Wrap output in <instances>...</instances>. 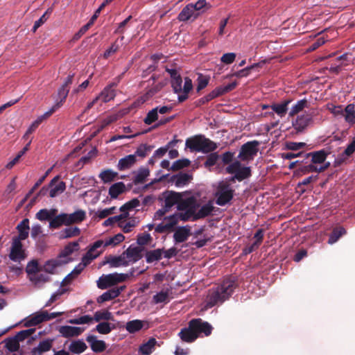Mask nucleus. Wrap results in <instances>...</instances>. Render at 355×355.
<instances>
[{
  "instance_id": "nucleus-1",
  "label": "nucleus",
  "mask_w": 355,
  "mask_h": 355,
  "mask_svg": "<svg viewBox=\"0 0 355 355\" xmlns=\"http://www.w3.org/2000/svg\"><path fill=\"white\" fill-rule=\"evenodd\" d=\"M237 284L234 277H230L223 281V282L209 291L206 299V308L209 309L218 303H223L232 295Z\"/></svg>"
},
{
  "instance_id": "nucleus-2",
  "label": "nucleus",
  "mask_w": 355,
  "mask_h": 355,
  "mask_svg": "<svg viewBox=\"0 0 355 355\" xmlns=\"http://www.w3.org/2000/svg\"><path fill=\"white\" fill-rule=\"evenodd\" d=\"M199 207L200 203L195 197L191 196L185 198L177 206L178 210L181 211V212L175 213L178 221H196V220H194L195 211Z\"/></svg>"
},
{
  "instance_id": "nucleus-3",
  "label": "nucleus",
  "mask_w": 355,
  "mask_h": 355,
  "mask_svg": "<svg viewBox=\"0 0 355 355\" xmlns=\"http://www.w3.org/2000/svg\"><path fill=\"white\" fill-rule=\"evenodd\" d=\"M234 189L227 181H221L218 183L216 196V203L219 206H225L233 199Z\"/></svg>"
},
{
  "instance_id": "nucleus-4",
  "label": "nucleus",
  "mask_w": 355,
  "mask_h": 355,
  "mask_svg": "<svg viewBox=\"0 0 355 355\" xmlns=\"http://www.w3.org/2000/svg\"><path fill=\"white\" fill-rule=\"evenodd\" d=\"M226 172L229 174H234L230 178V181L234 182L236 180L239 182L249 178L252 175L250 166H243L240 161H234L226 168Z\"/></svg>"
},
{
  "instance_id": "nucleus-5",
  "label": "nucleus",
  "mask_w": 355,
  "mask_h": 355,
  "mask_svg": "<svg viewBox=\"0 0 355 355\" xmlns=\"http://www.w3.org/2000/svg\"><path fill=\"white\" fill-rule=\"evenodd\" d=\"M130 275L124 273L114 272L108 275H103L97 281V286L100 289H107L125 282Z\"/></svg>"
},
{
  "instance_id": "nucleus-6",
  "label": "nucleus",
  "mask_w": 355,
  "mask_h": 355,
  "mask_svg": "<svg viewBox=\"0 0 355 355\" xmlns=\"http://www.w3.org/2000/svg\"><path fill=\"white\" fill-rule=\"evenodd\" d=\"M260 143L257 140L248 141L241 147L238 158L243 162H249L253 160L259 151Z\"/></svg>"
},
{
  "instance_id": "nucleus-7",
  "label": "nucleus",
  "mask_w": 355,
  "mask_h": 355,
  "mask_svg": "<svg viewBox=\"0 0 355 355\" xmlns=\"http://www.w3.org/2000/svg\"><path fill=\"white\" fill-rule=\"evenodd\" d=\"M189 322L197 338L201 334H204L205 336L211 335L213 328L209 322L203 321L201 318H193Z\"/></svg>"
},
{
  "instance_id": "nucleus-8",
  "label": "nucleus",
  "mask_w": 355,
  "mask_h": 355,
  "mask_svg": "<svg viewBox=\"0 0 355 355\" xmlns=\"http://www.w3.org/2000/svg\"><path fill=\"white\" fill-rule=\"evenodd\" d=\"M26 257L25 250L23 249L21 241L18 239H12V245L9 258L15 262H21Z\"/></svg>"
},
{
  "instance_id": "nucleus-9",
  "label": "nucleus",
  "mask_w": 355,
  "mask_h": 355,
  "mask_svg": "<svg viewBox=\"0 0 355 355\" xmlns=\"http://www.w3.org/2000/svg\"><path fill=\"white\" fill-rule=\"evenodd\" d=\"M162 198H159L160 200H164V206L168 209H171L175 205L180 203L184 199L182 195L180 193H178L173 191H166L162 194Z\"/></svg>"
},
{
  "instance_id": "nucleus-10",
  "label": "nucleus",
  "mask_w": 355,
  "mask_h": 355,
  "mask_svg": "<svg viewBox=\"0 0 355 355\" xmlns=\"http://www.w3.org/2000/svg\"><path fill=\"white\" fill-rule=\"evenodd\" d=\"M164 220L166 223H161L155 227L157 233L162 234L165 232H171L174 231L175 225L178 223V219L175 214L168 216H165Z\"/></svg>"
},
{
  "instance_id": "nucleus-11",
  "label": "nucleus",
  "mask_w": 355,
  "mask_h": 355,
  "mask_svg": "<svg viewBox=\"0 0 355 355\" xmlns=\"http://www.w3.org/2000/svg\"><path fill=\"white\" fill-rule=\"evenodd\" d=\"M237 86V82L234 81L231 83L225 86H220L215 88L213 91L209 93L207 95L205 96L206 99H207V102L211 101L212 99L220 96L226 93H228L232 90H234Z\"/></svg>"
},
{
  "instance_id": "nucleus-12",
  "label": "nucleus",
  "mask_w": 355,
  "mask_h": 355,
  "mask_svg": "<svg viewBox=\"0 0 355 355\" xmlns=\"http://www.w3.org/2000/svg\"><path fill=\"white\" fill-rule=\"evenodd\" d=\"M329 154V151L322 149L318 151L306 153L304 157L306 159H310V162L313 165L318 166V164H323L325 162Z\"/></svg>"
},
{
  "instance_id": "nucleus-13",
  "label": "nucleus",
  "mask_w": 355,
  "mask_h": 355,
  "mask_svg": "<svg viewBox=\"0 0 355 355\" xmlns=\"http://www.w3.org/2000/svg\"><path fill=\"white\" fill-rule=\"evenodd\" d=\"M69 89L67 88L64 86H62L58 92V96L59 100L56 101V103L52 106V107L46 112L43 117H48L51 116L53 112H55L58 109H59L64 103L67 95L69 94Z\"/></svg>"
},
{
  "instance_id": "nucleus-14",
  "label": "nucleus",
  "mask_w": 355,
  "mask_h": 355,
  "mask_svg": "<svg viewBox=\"0 0 355 355\" xmlns=\"http://www.w3.org/2000/svg\"><path fill=\"white\" fill-rule=\"evenodd\" d=\"M312 121V116L309 114L298 116L293 122V125L297 133L303 132Z\"/></svg>"
},
{
  "instance_id": "nucleus-15",
  "label": "nucleus",
  "mask_w": 355,
  "mask_h": 355,
  "mask_svg": "<svg viewBox=\"0 0 355 355\" xmlns=\"http://www.w3.org/2000/svg\"><path fill=\"white\" fill-rule=\"evenodd\" d=\"M125 288V286L111 288L107 291L103 293L101 295H100L97 298V302L101 304L103 302L115 299L116 297L119 296V295Z\"/></svg>"
},
{
  "instance_id": "nucleus-16",
  "label": "nucleus",
  "mask_w": 355,
  "mask_h": 355,
  "mask_svg": "<svg viewBox=\"0 0 355 355\" xmlns=\"http://www.w3.org/2000/svg\"><path fill=\"white\" fill-rule=\"evenodd\" d=\"M59 179L60 176L57 175L53 178L49 184V187L51 188L49 191V196L51 198H54L58 195L63 193L66 189V184L63 181L60 182L57 185L55 186Z\"/></svg>"
},
{
  "instance_id": "nucleus-17",
  "label": "nucleus",
  "mask_w": 355,
  "mask_h": 355,
  "mask_svg": "<svg viewBox=\"0 0 355 355\" xmlns=\"http://www.w3.org/2000/svg\"><path fill=\"white\" fill-rule=\"evenodd\" d=\"M54 339L47 338L40 341L38 345L32 349L31 355H42L50 351L53 347Z\"/></svg>"
},
{
  "instance_id": "nucleus-18",
  "label": "nucleus",
  "mask_w": 355,
  "mask_h": 355,
  "mask_svg": "<svg viewBox=\"0 0 355 355\" xmlns=\"http://www.w3.org/2000/svg\"><path fill=\"white\" fill-rule=\"evenodd\" d=\"M143 248L130 245L126 250L123 252L125 257L130 262L135 263L142 258L141 252Z\"/></svg>"
},
{
  "instance_id": "nucleus-19",
  "label": "nucleus",
  "mask_w": 355,
  "mask_h": 355,
  "mask_svg": "<svg viewBox=\"0 0 355 355\" xmlns=\"http://www.w3.org/2000/svg\"><path fill=\"white\" fill-rule=\"evenodd\" d=\"M117 84L118 83H112L107 85L98 96L99 99H101L104 103H107L113 100L116 96V91L114 88L117 86Z\"/></svg>"
},
{
  "instance_id": "nucleus-20",
  "label": "nucleus",
  "mask_w": 355,
  "mask_h": 355,
  "mask_svg": "<svg viewBox=\"0 0 355 355\" xmlns=\"http://www.w3.org/2000/svg\"><path fill=\"white\" fill-rule=\"evenodd\" d=\"M104 263H109L111 268H119L121 266H128L130 261L126 259L123 252L119 256H112L106 257V261Z\"/></svg>"
},
{
  "instance_id": "nucleus-21",
  "label": "nucleus",
  "mask_w": 355,
  "mask_h": 355,
  "mask_svg": "<svg viewBox=\"0 0 355 355\" xmlns=\"http://www.w3.org/2000/svg\"><path fill=\"white\" fill-rule=\"evenodd\" d=\"M355 152V137L352 141L348 144L346 149L343 153L339 155L335 159L334 164L336 166H340L348 159Z\"/></svg>"
},
{
  "instance_id": "nucleus-22",
  "label": "nucleus",
  "mask_w": 355,
  "mask_h": 355,
  "mask_svg": "<svg viewBox=\"0 0 355 355\" xmlns=\"http://www.w3.org/2000/svg\"><path fill=\"white\" fill-rule=\"evenodd\" d=\"M191 235V227L189 225L178 227L174 232L173 239L175 243L186 241Z\"/></svg>"
},
{
  "instance_id": "nucleus-23",
  "label": "nucleus",
  "mask_w": 355,
  "mask_h": 355,
  "mask_svg": "<svg viewBox=\"0 0 355 355\" xmlns=\"http://www.w3.org/2000/svg\"><path fill=\"white\" fill-rule=\"evenodd\" d=\"M178 336L182 341L187 343H193L198 338L194 331L191 328L189 322H188L187 327L182 328L180 330L178 333Z\"/></svg>"
},
{
  "instance_id": "nucleus-24",
  "label": "nucleus",
  "mask_w": 355,
  "mask_h": 355,
  "mask_svg": "<svg viewBox=\"0 0 355 355\" xmlns=\"http://www.w3.org/2000/svg\"><path fill=\"white\" fill-rule=\"evenodd\" d=\"M58 331L63 337L71 338L80 335L83 332L84 328L65 325L61 326Z\"/></svg>"
},
{
  "instance_id": "nucleus-25",
  "label": "nucleus",
  "mask_w": 355,
  "mask_h": 355,
  "mask_svg": "<svg viewBox=\"0 0 355 355\" xmlns=\"http://www.w3.org/2000/svg\"><path fill=\"white\" fill-rule=\"evenodd\" d=\"M17 230L19 232L17 236L12 237V239H18L21 241L25 240L28 236L29 227V220L28 218L23 219L17 226Z\"/></svg>"
},
{
  "instance_id": "nucleus-26",
  "label": "nucleus",
  "mask_w": 355,
  "mask_h": 355,
  "mask_svg": "<svg viewBox=\"0 0 355 355\" xmlns=\"http://www.w3.org/2000/svg\"><path fill=\"white\" fill-rule=\"evenodd\" d=\"M44 321H46V316L44 313V311L37 312L25 320L24 327H30L35 326Z\"/></svg>"
},
{
  "instance_id": "nucleus-27",
  "label": "nucleus",
  "mask_w": 355,
  "mask_h": 355,
  "mask_svg": "<svg viewBox=\"0 0 355 355\" xmlns=\"http://www.w3.org/2000/svg\"><path fill=\"white\" fill-rule=\"evenodd\" d=\"M202 137L203 135H200L188 138L185 143L186 147L191 151L201 152Z\"/></svg>"
},
{
  "instance_id": "nucleus-28",
  "label": "nucleus",
  "mask_w": 355,
  "mask_h": 355,
  "mask_svg": "<svg viewBox=\"0 0 355 355\" xmlns=\"http://www.w3.org/2000/svg\"><path fill=\"white\" fill-rule=\"evenodd\" d=\"M68 226L83 222L86 218V213L84 210L78 209L72 214H65Z\"/></svg>"
},
{
  "instance_id": "nucleus-29",
  "label": "nucleus",
  "mask_w": 355,
  "mask_h": 355,
  "mask_svg": "<svg viewBox=\"0 0 355 355\" xmlns=\"http://www.w3.org/2000/svg\"><path fill=\"white\" fill-rule=\"evenodd\" d=\"M198 15L193 8V3H189L179 13L178 19L180 21H187L192 17L196 18Z\"/></svg>"
},
{
  "instance_id": "nucleus-30",
  "label": "nucleus",
  "mask_w": 355,
  "mask_h": 355,
  "mask_svg": "<svg viewBox=\"0 0 355 355\" xmlns=\"http://www.w3.org/2000/svg\"><path fill=\"white\" fill-rule=\"evenodd\" d=\"M86 340L90 344L92 351L96 353H101L106 349L105 343L103 340H97L95 336H88Z\"/></svg>"
},
{
  "instance_id": "nucleus-31",
  "label": "nucleus",
  "mask_w": 355,
  "mask_h": 355,
  "mask_svg": "<svg viewBox=\"0 0 355 355\" xmlns=\"http://www.w3.org/2000/svg\"><path fill=\"white\" fill-rule=\"evenodd\" d=\"M291 100L287 99L282 101L280 103H273L270 107L273 112H275L281 118L286 116L288 111V105Z\"/></svg>"
},
{
  "instance_id": "nucleus-32",
  "label": "nucleus",
  "mask_w": 355,
  "mask_h": 355,
  "mask_svg": "<svg viewBox=\"0 0 355 355\" xmlns=\"http://www.w3.org/2000/svg\"><path fill=\"white\" fill-rule=\"evenodd\" d=\"M214 207L210 202L202 205L198 211H195L194 220H198L209 216L214 211Z\"/></svg>"
},
{
  "instance_id": "nucleus-33",
  "label": "nucleus",
  "mask_w": 355,
  "mask_h": 355,
  "mask_svg": "<svg viewBox=\"0 0 355 355\" xmlns=\"http://www.w3.org/2000/svg\"><path fill=\"white\" fill-rule=\"evenodd\" d=\"M136 161L135 155H128L119 160L117 168L119 171H124L133 166Z\"/></svg>"
},
{
  "instance_id": "nucleus-34",
  "label": "nucleus",
  "mask_w": 355,
  "mask_h": 355,
  "mask_svg": "<svg viewBox=\"0 0 355 355\" xmlns=\"http://www.w3.org/2000/svg\"><path fill=\"white\" fill-rule=\"evenodd\" d=\"M125 191V185L122 182L113 184L109 189V195L111 198L115 199L118 196L124 193Z\"/></svg>"
},
{
  "instance_id": "nucleus-35",
  "label": "nucleus",
  "mask_w": 355,
  "mask_h": 355,
  "mask_svg": "<svg viewBox=\"0 0 355 355\" xmlns=\"http://www.w3.org/2000/svg\"><path fill=\"white\" fill-rule=\"evenodd\" d=\"M163 252L164 249L159 248L147 251L145 254L146 262L151 263L154 261H159L162 257Z\"/></svg>"
},
{
  "instance_id": "nucleus-36",
  "label": "nucleus",
  "mask_w": 355,
  "mask_h": 355,
  "mask_svg": "<svg viewBox=\"0 0 355 355\" xmlns=\"http://www.w3.org/2000/svg\"><path fill=\"white\" fill-rule=\"evenodd\" d=\"M87 348L86 344L81 340H73L69 346V352L76 354L84 352Z\"/></svg>"
},
{
  "instance_id": "nucleus-37",
  "label": "nucleus",
  "mask_w": 355,
  "mask_h": 355,
  "mask_svg": "<svg viewBox=\"0 0 355 355\" xmlns=\"http://www.w3.org/2000/svg\"><path fill=\"white\" fill-rule=\"evenodd\" d=\"M68 226L65 213H62L57 216L52 218V220L49 222V227L51 229H58L62 225Z\"/></svg>"
},
{
  "instance_id": "nucleus-38",
  "label": "nucleus",
  "mask_w": 355,
  "mask_h": 355,
  "mask_svg": "<svg viewBox=\"0 0 355 355\" xmlns=\"http://www.w3.org/2000/svg\"><path fill=\"white\" fill-rule=\"evenodd\" d=\"M156 344L157 340L155 338H149V340L146 343L142 344L139 347L140 353L144 355H149L150 353H152L153 349Z\"/></svg>"
},
{
  "instance_id": "nucleus-39",
  "label": "nucleus",
  "mask_w": 355,
  "mask_h": 355,
  "mask_svg": "<svg viewBox=\"0 0 355 355\" xmlns=\"http://www.w3.org/2000/svg\"><path fill=\"white\" fill-rule=\"evenodd\" d=\"M51 279L50 277L46 274H38L36 273L34 275H31L29 280L35 286H40L41 284H43L46 282H49Z\"/></svg>"
},
{
  "instance_id": "nucleus-40",
  "label": "nucleus",
  "mask_w": 355,
  "mask_h": 355,
  "mask_svg": "<svg viewBox=\"0 0 355 355\" xmlns=\"http://www.w3.org/2000/svg\"><path fill=\"white\" fill-rule=\"evenodd\" d=\"M173 181L176 187H182L186 185L191 180L192 176L185 173H180L173 176Z\"/></svg>"
},
{
  "instance_id": "nucleus-41",
  "label": "nucleus",
  "mask_w": 355,
  "mask_h": 355,
  "mask_svg": "<svg viewBox=\"0 0 355 355\" xmlns=\"http://www.w3.org/2000/svg\"><path fill=\"white\" fill-rule=\"evenodd\" d=\"M139 223V220L137 218H130L128 222H121L119 223V227L122 229L124 233L130 232L134 227H135Z\"/></svg>"
},
{
  "instance_id": "nucleus-42",
  "label": "nucleus",
  "mask_w": 355,
  "mask_h": 355,
  "mask_svg": "<svg viewBox=\"0 0 355 355\" xmlns=\"http://www.w3.org/2000/svg\"><path fill=\"white\" fill-rule=\"evenodd\" d=\"M144 327V322L140 320H133L126 323L125 329L130 333L134 334L141 330Z\"/></svg>"
},
{
  "instance_id": "nucleus-43",
  "label": "nucleus",
  "mask_w": 355,
  "mask_h": 355,
  "mask_svg": "<svg viewBox=\"0 0 355 355\" xmlns=\"http://www.w3.org/2000/svg\"><path fill=\"white\" fill-rule=\"evenodd\" d=\"M150 171L147 168L141 167L140 168L136 175L133 179V183L135 184H139L144 183L146 179V178L149 175Z\"/></svg>"
},
{
  "instance_id": "nucleus-44",
  "label": "nucleus",
  "mask_w": 355,
  "mask_h": 355,
  "mask_svg": "<svg viewBox=\"0 0 355 355\" xmlns=\"http://www.w3.org/2000/svg\"><path fill=\"white\" fill-rule=\"evenodd\" d=\"M345 121L349 124L355 123V105L349 104L344 110Z\"/></svg>"
},
{
  "instance_id": "nucleus-45",
  "label": "nucleus",
  "mask_w": 355,
  "mask_h": 355,
  "mask_svg": "<svg viewBox=\"0 0 355 355\" xmlns=\"http://www.w3.org/2000/svg\"><path fill=\"white\" fill-rule=\"evenodd\" d=\"M346 234V230L343 227H335L329 237L328 243L333 244L336 243L343 235Z\"/></svg>"
},
{
  "instance_id": "nucleus-46",
  "label": "nucleus",
  "mask_w": 355,
  "mask_h": 355,
  "mask_svg": "<svg viewBox=\"0 0 355 355\" xmlns=\"http://www.w3.org/2000/svg\"><path fill=\"white\" fill-rule=\"evenodd\" d=\"M41 270H42V267H40L37 260L35 259L29 261L26 268V272L29 279L31 275H34Z\"/></svg>"
},
{
  "instance_id": "nucleus-47",
  "label": "nucleus",
  "mask_w": 355,
  "mask_h": 355,
  "mask_svg": "<svg viewBox=\"0 0 355 355\" xmlns=\"http://www.w3.org/2000/svg\"><path fill=\"white\" fill-rule=\"evenodd\" d=\"M201 148L202 153H208L214 151L217 148V145L213 141L203 136Z\"/></svg>"
},
{
  "instance_id": "nucleus-48",
  "label": "nucleus",
  "mask_w": 355,
  "mask_h": 355,
  "mask_svg": "<svg viewBox=\"0 0 355 355\" xmlns=\"http://www.w3.org/2000/svg\"><path fill=\"white\" fill-rule=\"evenodd\" d=\"M118 176V173L112 171L111 169H107L102 171L99 178L104 183H109L115 180V178Z\"/></svg>"
},
{
  "instance_id": "nucleus-49",
  "label": "nucleus",
  "mask_w": 355,
  "mask_h": 355,
  "mask_svg": "<svg viewBox=\"0 0 355 355\" xmlns=\"http://www.w3.org/2000/svg\"><path fill=\"white\" fill-rule=\"evenodd\" d=\"M93 320L96 322H100L101 320H112L113 315L112 313L107 310L98 311L94 313Z\"/></svg>"
},
{
  "instance_id": "nucleus-50",
  "label": "nucleus",
  "mask_w": 355,
  "mask_h": 355,
  "mask_svg": "<svg viewBox=\"0 0 355 355\" xmlns=\"http://www.w3.org/2000/svg\"><path fill=\"white\" fill-rule=\"evenodd\" d=\"M308 102L304 99L298 101L291 109L288 114L290 116H293L301 112L304 107L307 106Z\"/></svg>"
},
{
  "instance_id": "nucleus-51",
  "label": "nucleus",
  "mask_w": 355,
  "mask_h": 355,
  "mask_svg": "<svg viewBox=\"0 0 355 355\" xmlns=\"http://www.w3.org/2000/svg\"><path fill=\"white\" fill-rule=\"evenodd\" d=\"M80 230L78 227H69L62 232L61 239H68L80 235Z\"/></svg>"
},
{
  "instance_id": "nucleus-52",
  "label": "nucleus",
  "mask_w": 355,
  "mask_h": 355,
  "mask_svg": "<svg viewBox=\"0 0 355 355\" xmlns=\"http://www.w3.org/2000/svg\"><path fill=\"white\" fill-rule=\"evenodd\" d=\"M60 265V262L58 260L51 259L47 261L42 268V270L49 273L53 274L55 268Z\"/></svg>"
},
{
  "instance_id": "nucleus-53",
  "label": "nucleus",
  "mask_w": 355,
  "mask_h": 355,
  "mask_svg": "<svg viewBox=\"0 0 355 355\" xmlns=\"http://www.w3.org/2000/svg\"><path fill=\"white\" fill-rule=\"evenodd\" d=\"M114 328V325L108 322H102L96 325L95 330L101 334H107Z\"/></svg>"
},
{
  "instance_id": "nucleus-54",
  "label": "nucleus",
  "mask_w": 355,
  "mask_h": 355,
  "mask_svg": "<svg viewBox=\"0 0 355 355\" xmlns=\"http://www.w3.org/2000/svg\"><path fill=\"white\" fill-rule=\"evenodd\" d=\"M140 205V200L138 198H133L127 202H125L124 205H123L120 208V211H129L133 210L135 208L139 207Z\"/></svg>"
},
{
  "instance_id": "nucleus-55",
  "label": "nucleus",
  "mask_w": 355,
  "mask_h": 355,
  "mask_svg": "<svg viewBox=\"0 0 355 355\" xmlns=\"http://www.w3.org/2000/svg\"><path fill=\"white\" fill-rule=\"evenodd\" d=\"M153 148V146H150L146 144H141L135 151L136 156L141 157H145Z\"/></svg>"
},
{
  "instance_id": "nucleus-56",
  "label": "nucleus",
  "mask_w": 355,
  "mask_h": 355,
  "mask_svg": "<svg viewBox=\"0 0 355 355\" xmlns=\"http://www.w3.org/2000/svg\"><path fill=\"white\" fill-rule=\"evenodd\" d=\"M158 112L156 108L155 107L147 113L146 116L144 119V122L146 125H151L153 123L158 121Z\"/></svg>"
},
{
  "instance_id": "nucleus-57",
  "label": "nucleus",
  "mask_w": 355,
  "mask_h": 355,
  "mask_svg": "<svg viewBox=\"0 0 355 355\" xmlns=\"http://www.w3.org/2000/svg\"><path fill=\"white\" fill-rule=\"evenodd\" d=\"M51 12L52 9L48 8L46 11L42 15V17L38 20L35 21L32 28L33 33H35L39 27H40L45 23V21H46Z\"/></svg>"
},
{
  "instance_id": "nucleus-58",
  "label": "nucleus",
  "mask_w": 355,
  "mask_h": 355,
  "mask_svg": "<svg viewBox=\"0 0 355 355\" xmlns=\"http://www.w3.org/2000/svg\"><path fill=\"white\" fill-rule=\"evenodd\" d=\"M6 347L10 352H15L19 349V341L15 336L6 340Z\"/></svg>"
},
{
  "instance_id": "nucleus-59",
  "label": "nucleus",
  "mask_w": 355,
  "mask_h": 355,
  "mask_svg": "<svg viewBox=\"0 0 355 355\" xmlns=\"http://www.w3.org/2000/svg\"><path fill=\"white\" fill-rule=\"evenodd\" d=\"M164 86V84L162 83H159L151 87L146 89V93L144 94L146 99H148L149 98H151L155 94H156L158 92H159L163 87Z\"/></svg>"
},
{
  "instance_id": "nucleus-60",
  "label": "nucleus",
  "mask_w": 355,
  "mask_h": 355,
  "mask_svg": "<svg viewBox=\"0 0 355 355\" xmlns=\"http://www.w3.org/2000/svg\"><path fill=\"white\" fill-rule=\"evenodd\" d=\"M298 172L302 174H306L312 172L318 173L317 165H313L311 162L299 166Z\"/></svg>"
},
{
  "instance_id": "nucleus-61",
  "label": "nucleus",
  "mask_w": 355,
  "mask_h": 355,
  "mask_svg": "<svg viewBox=\"0 0 355 355\" xmlns=\"http://www.w3.org/2000/svg\"><path fill=\"white\" fill-rule=\"evenodd\" d=\"M97 150L94 148L91 150L86 156L82 157L77 163L78 166L83 167L85 164H88L91 159L96 155Z\"/></svg>"
},
{
  "instance_id": "nucleus-62",
  "label": "nucleus",
  "mask_w": 355,
  "mask_h": 355,
  "mask_svg": "<svg viewBox=\"0 0 355 355\" xmlns=\"http://www.w3.org/2000/svg\"><path fill=\"white\" fill-rule=\"evenodd\" d=\"M190 164V161L188 159H178L173 162L171 169L172 171H178L185 167L189 166Z\"/></svg>"
},
{
  "instance_id": "nucleus-63",
  "label": "nucleus",
  "mask_w": 355,
  "mask_h": 355,
  "mask_svg": "<svg viewBox=\"0 0 355 355\" xmlns=\"http://www.w3.org/2000/svg\"><path fill=\"white\" fill-rule=\"evenodd\" d=\"M209 78L207 76H204L202 75H200L197 78V87L196 91L199 92L202 89H205L209 84Z\"/></svg>"
},
{
  "instance_id": "nucleus-64",
  "label": "nucleus",
  "mask_w": 355,
  "mask_h": 355,
  "mask_svg": "<svg viewBox=\"0 0 355 355\" xmlns=\"http://www.w3.org/2000/svg\"><path fill=\"white\" fill-rule=\"evenodd\" d=\"M218 158H219V156L217 154V153H210L207 156V159H206L205 162L204 163L205 166L206 168H209V167L214 166L216 164Z\"/></svg>"
}]
</instances>
